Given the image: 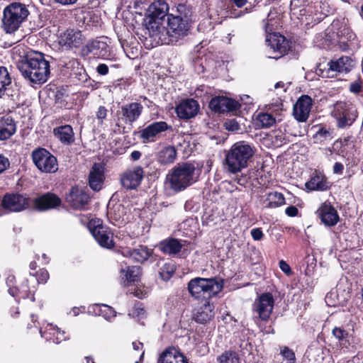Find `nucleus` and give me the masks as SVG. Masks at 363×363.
Listing matches in <instances>:
<instances>
[{
  "instance_id": "nucleus-1",
  "label": "nucleus",
  "mask_w": 363,
  "mask_h": 363,
  "mask_svg": "<svg viewBox=\"0 0 363 363\" xmlns=\"http://www.w3.org/2000/svg\"><path fill=\"white\" fill-rule=\"evenodd\" d=\"M193 13V6L187 1L174 3L172 13L167 15L166 26L163 24L160 34L165 32L167 38L162 39L161 35L159 38L165 44H174L186 37L191 27Z\"/></svg>"
},
{
  "instance_id": "nucleus-2",
  "label": "nucleus",
  "mask_w": 363,
  "mask_h": 363,
  "mask_svg": "<svg viewBox=\"0 0 363 363\" xmlns=\"http://www.w3.org/2000/svg\"><path fill=\"white\" fill-rule=\"evenodd\" d=\"M17 67L26 79L35 84L45 83L50 74V62L45 55L33 50L20 57Z\"/></svg>"
},
{
  "instance_id": "nucleus-3",
  "label": "nucleus",
  "mask_w": 363,
  "mask_h": 363,
  "mask_svg": "<svg viewBox=\"0 0 363 363\" xmlns=\"http://www.w3.org/2000/svg\"><path fill=\"white\" fill-rule=\"evenodd\" d=\"M325 40L333 48L342 52L353 50L359 46L357 35L345 19L333 21L330 30L325 35Z\"/></svg>"
},
{
  "instance_id": "nucleus-4",
  "label": "nucleus",
  "mask_w": 363,
  "mask_h": 363,
  "mask_svg": "<svg viewBox=\"0 0 363 363\" xmlns=\"http://www.w3.org/2000/svg\"><path fill=\"white\" fill-rule=\"evenodd\" d=\"M255 153V149L245 141L234 143L227 151L225 165L228 172L236 174L248 166Z\"/></svg>"
},
{
  "instance_id": "nucleus-5",
  "label": "nucleus",
  "mask_w": 363,
  "mask_h": 363,
  "mask_svg": "<svg viewBox=\"0 0 363 363\" xmlns=\"http://www.w3.org/2000/svg\"><path fill=\"white\" fill-rule=\"evenodd\" d=\"M223 280L218 277H195L188 282L187 289L194 299L209 301L223 290Z\"/></svg>"
},
{
  "instance_id": "nucleus-6",
  "label": "nucleus",
  "mask_w": 363,
  "mask_h": 363,
  "mask_svg": "<svg viewBox=\"0 0 363 363\" xmlns=\"http://www.w3.org/2000/svg\"><path fill=\"white\" fill-rule=\"evenodd\" d=\"M29 15L28 5L19 1L10 3L3 10L2 30L6 34H15L28 20Z\"/></svg>"
},
{
  "instance_id": "nucleus-7",
  "label": "nucleus",
  "mask_w": 363,
  "mask_h": 363,
  "mask_svg": "<svg viewBox=\"0 0 363 363\" xmlns=\"http://www.w3.org/2000/svg\"><path fill=\"white\" fill-rule=\"evenodd\" d=\"M196 167L194 163H177L166 177L169 187L174 192H181L196 182Z\"/></svg>"
},
{
  "instance_id": "nucleus-8",
  "label": "nucleus",
  "mask_w": 363,
  "mask_h": 363,
  "mask_svg": "<svg viewBox=\"0 0 363 363\" xmlns=\"http://www.w3.org/2000/svg\"><path fill=\"white\" fill-rule=\"evenodd\" d=\"M355 62L350 56L342 55L318 63L315 73L322 78H336L340 74H347L354 67Z\"/></svg>"
},
{
  "instance_id": "nucleus-9",
  "label": "nucleus",
  "mask_w": 363,
  "mask_h": 363,
  "mask_svg": "<svg viewBox=\"0 0 363 363\" xmlns=\"http://www.w3.org/2000/svg\"><path fill=\"white\" fill-rule=\"evenodd\" d=\"M60 74L75 84L86 82L89 75L80 60L68 55L56 59Z\"/></svg>"
},
{
  "instance_id": "nucleus-10",
  "label": "nucleus",
  "mask_w": 363,
  "mask_h": 363,
  "mask_svg": "<svg viewBox=\"0 0 363 363\" xmlns=\"http://www.w3.org/2000/svg\"><path fill=\"white\" fill-rule=\"evenodd\" d=\"M331 116L335 120L336 126L344 129L351 126L358 117L356 106L349 101H337L331 111Z\"/></svg>"
},
{
  "instance_id": "nucleus-11",
  "label": "nucleus",
  "mask_w": 363,
  "mask_h": 363,
  "mask_svg": "<svg viewBox=\"0 0 363 363\" xmlns=\"http://www.w3.org/2000/svg\"><path fill=\"white\" fill-rule=\"evenodd\" d=\"M169 6L164 0H157L152 3L147 10L146 16V25L149 30L154 32V35H159L161 28L164 24V17L168 13Z\"/></svg>"
},
{
  "instance_id": "nucleus-12",
  "label": "nucleus",
  "mask_w": 363,
  "mask_h": 363,
  "mask_svg": "<svg viewBox=\"0 0 363 363\" xmlns=\"http://www.w3.org/2000/svg\"><path fill=\"white\" fill-rule=\"evenodd\" d=\"M274 299L272 294L265 292L259 295L255 301L252 306L254 314L255 323L261 326L262 323H267L269 320L273 312Z\"/></svg>"
},
{
  "instance_id": "nucleus-13",
  "label": "nucleus",
  "mask_w": 363,
  "mask_h": 363,
  "mask_svg": "<svg viewBox=\"0 0 363 363\" xmlns=\"http://www.w3.org/2000/svg\"><path fill=\"white\" fill-rule=\"evenodd\" d=\"M272 19H264V29L266 33V41L268 45L274 50L275 52L279 53L278 56L274 58H279L286 55L291 50L289 41L282 35L274 32V25L272 23Z\"/></svg>"
},
{
  "instance_id": "nucleus-14",
  "label": "nucleus",
  "mask_w": 363,
  "mask_h": 363,
  "mask_svg": "<svg viewBox=\"0 0 363 363\" xmlns=\"http://www.w3.org/2000/svg\"><path fill=\"white\" fill-rule=\"evenodd\" d=\"M30 158L35 167L43 173H55L58 169L56 157L45 147L35 148L31 152Z\"/></svg>"
},
{
  "instance_id": "nucleus-15",
  "label": "nucleus",
  "mask_w": 363,
  "mask_h": 363,
  "mask_svg": "<svg viewBox=\"0 0 363 363\" xmlns=\"http://www.w3.org/2000/svg\"><path fill=\"white\" fill-rule=\"evenodd\" d=\"M88 228L101 247L106 249H112L115 247L113 233L109 227L104 225L101 219L90 220L88 223Z\"/></svg>"
},
{
  "instance_id": "nucleus-16",
  "label": "nucleus",
  "mask_w": 363,
  "mask_h": 363,
  "mask_svg": "<svg viewBox=\"0 0 363 363\" xmlns=\"http://www.w3.org/2000/svg\"><path fill=\"white\" fill-rule=\"evenodd\" d=\"M86 41V37L77 28H67L57 35L56 43L59 49L72 50L81 48Z\"/></svg>"
},
{
  "instance_id": "nucleus-17",
  "label": "nucleus",
  "mask_w": 363,
  "mask_h": 363,
  "mask_svg": "<svg viewBox=\"0 0 363 363\" xmlns=\"http://www.w3.org/2000/svg\"><path fill=\"white\" fill-rule=\"evenodd\" d=\"M1 206L10 212H21L30 208L31 199L27 194L6 193L2 198Z\"/></svg>"
},
{
  "instance_id": "nucleus-18",
  "label": "nucleus",
  "mask_w": 363,
  "mask_h": 363,
  "mask_svg": "<svg viewBox=\"0 0 363 363\" xmlns=\"http://www.w3.org/2000/svg\"><path fill=\"white\" fill-rule=\"evenodd\" d=\"M110 39L107 37H101L98 39L89 41L82 49L84 55L93 54L104 60H110L111 57V48Z\"/></svg>"
},
{
  "instance_id": "nucleus-19",
  "label": "nucleus",
  "mask_w": 363,
  "mask_h": 363,
  "mask_svg": "<svg viewBox=\"0 0 363 363\" xmlns=\"http://www.w3.org/2000/svg\"><path fill=\"white\" fill-rule=\"evenodd\" d=\"M167 130L172 131V126L163 121H155L139 130L138 137L144 144L153 143Z\"/></svg>"
},
{
  "instance_id": "nucleus-20",
  "label": "nucleus",
  "mask_w": 363,
  "mask_h": 363,
  "mask_svg": "<svg viewBox=\"0 0 363 363\" xmlns=\"http://www.w3.org/2000/svg\"><path fill=\"white\" fill-rule=\"evenodd\" d=\"M145 177V171L141 166L128 168L120 175V183L126 190L136 189Z\"/></svg>"
},
{
  "instance_id": "nucleus-21",
  "label": "nucleus",
  "mask_w": 363,
  "mask_h": 363,
  "mask_svg": "<svg viewBox=\"0 0 363 363\" xmlns=\"http://www.w3.org/2000/svg\"><path fill=\"white\" fill-rule=\"evenodd\" d=\"M143 111V106L139 102L126 104L121 106L117 111L118 121L132 125L140 117Z\"/></svg>"
},
{
  "instance_id": "nucleus-22",
  "label": "nucleus",
  "mask_w": 363,
  "mask_h": 363,
  "mask_svg": "<svg viewBox=\"0 0 363 363\" xmlns=\"http://www.w3.org/2000/svg\"><path fill=\"white\" fill-rule=\"evenodd\" d=\"M62 203L61 199L52 192H46L32 199L30 207L38 212L56 208Z\"/></svg>"
},
{
  "instance_id": "nucleus-23",
  "label": "nucleus",
  "mask_w": 363,
  "mask_h": 363,
  "mask_svg": "<svg viewBox=\"0 0 363 363\" xmlns=\"http://www.w3.org/2000/svg\"><path fill=\"white\" fill-rule=\"evenodd\" d=\"M90 197L86 191L77 185L72 186L66 194L65 201L74 210H84Z\"/></svg>"
},
{
  "instance_id": "nucleus-24",
  "label": "nucleus",
  "mask_w": 363,
  "mask_h": 363,
  "mask_svg": "<svg viewBox=\"0 0 363 363\" xmlns=\"http://www.w3.org/2000/svg\"><path fill=\"white\" fill-rule=\"evenodd\" d=\"M208 107L214 113H224L238 111L241 108V104L232 98L216 96L211 99Z\"/></svg>"
},
{
  "instance_id": "nucleus-25",
  "label": "nucleus",
  "mask_w": 363,
  "mask_h": 363,
  "mask_svg": "<svg viewBox=\"0 0 363 363\" xmlns=\"http://www.w3.org/2000/svg\"><path fill=\"white\" fill-rule=\"evenodd\" d=\"M142 274L143 269L138 265L121 266L119 271L121 283L125 287L139 283Z\"/></svg>"
},
{
  "instance_id": "nucleus-26",
  "label": "nucleus",
  "mask_w": 363,
  "mask_h": 363,
  "mask_svg": "<svg viewBox=\"0 0 363 363\" xmlns=\"http://www.w3.org/2000/svg\"><path fill=\"white\" fill-rule=\"evenodd\" d=\"M313 106V100L308 95L301 96L294 106L293 115L298 122H306Z\"/></svg>"
},
{
  "instance_id": "nucleus-27",
  "label": "nucleus",
  "mask_w": 363,
  "mask_h": 363,
  "mask_svg": "<svg viewBox=\"0 0 363 363\" xmlns=\"http://www.w3.org/2000/svg\"><path fill=\"white\" fill-rule=\"evenodd\" d=\"M332 334L338 340L341 349L346 350L347 352L356 350L355 337L342 326L335 327L332 330Z\"/></svg>"
},
{
  "instance_id": "nucleus-28",
  "label": "nucleus",
  "mask_w": 363,
  "mask_h": 363,
  "mask_svg": "<svg viewBox=\"0 0 363 363\" xmlns=\"http://www.w3.org/2000/svg\"><path fill=\"white\" fill-rule=\"evenodd\" d=\"M199 110V105L194 99L182 100L177 105L175 112L177 116L183 120H188L196 116Z\"/></svg>"
},
{
  "instance_id": "nucleus-29",
  "label": "nucleus",
  "mask_w": 363,
  "mask_h": 363,
  "mask_svg": "<svg viewBox=\"0 0 363 363\" xmlns=\"http://www.w3.org/2000/svg\"><path fill=\"white\" fill-rule=\"evenodd\" d=\"M105 180V166L103 163H94L89 172V185L96 191L102 189Z\"/></svg>"
},
{
  "instance_id": "nucleus-30",
  "label": "nucleus",
  "mask_w": 363,
  "mask_h": 363,
  "mask_svg": "<svg viewBox=\"0 0 363 363\" xmlns=\"http://www.w3.org/2000/svg\"><path fill=\"white\" fill-rule=\"evenodd\" d=\"M317 212L321 222L327 226H334L339 221V215L336 209L330 204H323Z\"/></svg>"
},
{
  "instance_id": "nucleus-31",
  "label": "nucleus",
  "mask_w": 363,
  "mask_h": 363,
  "mask_svg": "<svg viewBox=\"0 0 363 363\" xmlns=\"http://www.w3.org/2000/svg\"><path fill=\"white\" fill-rule=\"evenodd\" d=\"M8 292L16 301L29 299L32 302L35 301V291L30 290L28 279H24L17 287L8 289Z\"/></svg>"
},
{
  "instance_id": "nucleus-32",
  "label": "nucleus",
  "mask_w": 363,
  "mask_h": 363,
  "mask_svg": "<svg viewBox=\"0 0 363 363\" xmlns=\"http://www.w3.org/2000/svg\"><path fill=\"white\" fill-rule=\"evenodd\" d=\"M154 255L153 249L148 248L147 246L140 245L137 248H133L126 251V256L131 258L134 262L143 264Z\"/></svg>"
},
{
  "instance_id": "nucleus-33",
  "label": "nucleus",
  "mask_w": 363,
  "mask_h": 363,
  "mask_svg": "<svg viewBox=\"0 0 363 363\" xmlns=\"http://www.w3.org/2000/svg\"><path fill=\"white\" fill-rule=\"evenodd\" d=\"M157 363H189L186 357L174 347L167 348L160 355Z\"/></svg>"
},
{
  "instance_id": "nucleus-34",
  "label": "nucleus",
  "mask_w": 363,
  "mask_h": 363,
  "mask_svg": "<svg viewBox=\"0 0 363 363\" xmlns=\"http://www.w3.org/2000/svg\"><path fill=\"white\" fill-rule=\"evenodd\" d=\"M53 134L62 144L65 145H70L75 140L74 133L70 125H63L55 128Z\"/></svg>"
},
{
  "instance_id": "nucleus-35",
  "label": "nucleus",
  "mask_w": 363,
  "mask_h": 363,
  "mask_svg": "<svg viewBox=\"0 0 363 363\" xmlns=\"http://www.w3.org/2000/svg\"><path fill=\"white\" fill-rule=\"evenodd\" d=\"M16 131V124L14 119L6 115L0 117V140L10 138Z\"/></svg>"
},
{
  "instance_id": "nucleus-36",
  "label": "nucleus",
  "mask_w": 363,
  "mask_h": 363,
  "mask_svg": "<svg viewBox=\"0 0 363 363\" xmlns=\"http://www.w3.org/2000/svg\"><path fill=\"white\" fill-rule=\"evenodd\" d=\"M309 191H326L330 188L327 178L324 174L315 172L305 184Z\"/></svg>"
},
{
  "instance_id": "nucleus-37",
  "label": "nucleus",
  "mask_w": 363,
  "mask_h": 363,
  "mask_svg": "<svg viewBox=\"0 0 363 363\" xmlns=\"http://www.w3.org/2000/svg\"><path fill=\"white\" fill-rule=\"evenodd\" d=\"M213 308L210 301H205V303L200 306L196 310V312L194 313V320L201 324L206 323L214 316Z\"/></svg>"
},
{
  "instance_id": "nucleus-38",
  "label": "nucleus",
  "mask_w": 363,
  "mask_h": 363,
  "mask_svg": "<svg viewBox=\"0 0 363 363\" xmlns=\"http://www.w3.org/2000/svg\"><path fill=\"white\" fill-rule=\"evenodd\" d=\"M318 130L313 135V143L317 145L324 144L327 140L333 138V130L328 128L325 125L320 124L314 126Z\"/></svg>"
},
{
  "instance_id": "nucleus-39",
  "label": "nucleus",
  "mask_w": 363,
  "mask_h": 363,
  "mask_svg": "<svg viewBox=\"0 0 363 363\" xmlns=\"http://www.w3.org/2000/svg\"><path fill=\"white\" fill-rule=\"evenodd\" d=\"M183 245L178 239L169 238L160 242L162 252L169 255H177L181 252Z\"/></svg>"
},
{
  "instance_id": "nucleus-40",
  "label": "nucleus",
  "mask_w": 363,
  "mask_h": 363,
  "mask_svg": "<svg viewBox=\"0 0 363 363\" xmlns=\"http://www.w3.org/2000/svg\"><path fill=\"white\" fill-rule=\"evenodd\" d=\"M264 203H266L265 208H277L286 204V199L281 192L271 191L267 194Z\"/></svg>"
},
{
  "instance_id": "nucleus-41",
  "label": "nucleus",
  "mask_w": 363,
  "mask_h": 363,
  "mask_svg": "<svg viewBox=\"0 0 363 363\" xmlns=\"http://www.w3.org/2000/svg\"><path fill=\"white\" fill-rule=\"evenodd\" d=\"M177 156V152L174 146H167L163 148L159 153V161L161 164H167L174 162Z\"/></svg>"
},
{
  "instance_id": "nucleus-42",
  "label": "nucleus",
  "mask_w": 363,
  "mask_h": 363,
  "mask_svg": "<svg viewBox=\"0 0 363 363\" xmlns=\"http://www.w3.org/2000/svg\"><path fill=\"white\" fill-rule=\"evenodd\" d=\"M276 123V119L272 114L261 112L257 114L255 119V125L259 128H267L272 126Z\"/></svg>"
},
{
  "instance_id": "nucleus-43",
  "label": "nucleus",
  "mask_w": 363,
  "mask_h": 363,
  "mask_svg": "<svg viewBox=\"0 0 363 363\" xmlns=\"http://www.w3.org/2000/svg\"><path fill=\"white\" fill-rule=\"evenodd\" d=\"M218 363H240V358L238 352L234 350H225L217 357Z\"/></svg>"
},
{
  "instance_id": "nucleus-44",
  "label": "nucleus",
  "mask_w": 363,
  "mask_h": 363,
  "mask_svg": "<svg viewBox=\"0 0 363 363\" xmlns=\"http://www.w3.org/2000/svg\"><path fill=\"white\" fill-rule=\"evenodd\" d=\"M11 84V77L4 66H0V98L4 95L7 86Z\"/></svg>"
},
{
  "instance_id": "nucleus-45",
  "label": "nucleus",
  "mask_w": 363,
  "mask_h": 363,
  "mask_svg": "<svg viewBox=\"0 0 363 363\" xmlns=\"http://www.w3.org/2000/svg\"><path fill=\"white\" fill-rule=\"evenodd\" d=\"M175 270L176 267L174 264L170 262L164 263L160 268L159 274L162 280L168 281L172 277Z\"/></svg>"
},
{
  "instance_id": "nucleus-46",
  "label": "nucleus",
  "mask_w": 363,
  "mask_h": 363,
  "mask_svg": "<svg viewBox=\"0 0 363 363\" xmlns=\"http://www.w3.org/2000/svg\"><path fill=\"white\" fill-rule=\"evenodd\" d=\"M48 335L49 337L46 338L55 344H59L66 339L65 333L58 328H50Z\"/></svg>"
},
{
  "instance_id": "nucleus-47",
  "label": "nucleus",
  "mask_w": 363,
  "mask_h": 363,
  "mask_svg": "<svg viewBox=\"0 0 363 363\" xmlns=\"http://www.w3.org/2000/svg\"><path fill=\"white\" fill-rule=\"evenodd\" d=\"M99 315H102L106 319L116 316V311L113 308L106 304L96 305Z\"/></svg>"
},
{
  "instance_id": "nucleus-48",
  "label": "nucleus",
  "mask_w": 363,
  "mask_h": 363,
  "mask_svg": "<svg viewBox=\"0 0 363 363\" xmlns=\"http://www.w3.org/2000/svg\"><path fill=\"white\" fill-rule=\"evenodd\" d=\"M145 315V310L143 303L140 301H135L132 311L128 313V315L133 318H143Z\"/></svg>"
},
{
  "instance_id": "nucleus-49",
  "label": "nucleus",
  "mask_w": 363,
  "mask_h": 363,
  "mask_svg": "<svg viewBox=\"0 0 363 363\" xmlns=\"http://www.w3.org/2000/svg\"><path fill=\"white\" fill-rule=\"evenodd\" d=\"M280 354L287 363H296V355L294 352L289 347L284 346L281 349Z\"/></svg>"
},
{
  "instance_id": "nucleus-50",
  "label": "nucleus",
  "mask_w": 363,
  "mask_h": 363,
  "mask_svg": "<svg viewBox=\"0 0 363 363\" xmlns=\"http://www.w3.org/2000/svg\"><path fill=\"white\" fill-rule=\"evenodd\" d=\"M108 111L104 106H100L96 111V118L98 121V125H103L106 119Z\"/></svg>"
},
{
  "instance_id": "nucleus-51",
  "label": "nucleus",
  "mask_w": 363,
  "mask_h": 363,
  "mask_svg": "<svg viewBox=\"0 0 363 363\" xmlns=\"http://www.w3.org/2000/svg\"><path fill=\"white\" fill-rule=\"evenodd\" d=\"M349 91L354 94H359L363 92V80L359 78L350 83Z\"/></svg>"
},
{
  "instance_id": "nucleus-52",
  "label": "nucleus",
  "mask_w": 363,
  "mask_h": 363,
  "mask_svg": "<svg viewBox=\"0 0 363 363\" xmlns=\"http://www.w3.org/2000/svg\"><path fill=\"white\" fill-rule=\"evenodd\" d=\"M30 274L36 277L39 284H45L50 277L48 270L44 268L40 269L39 271L36 272L35 274L30 273Z\"/></svg>"
},
{
  "instance_id": "nucleus-53",
  "label": "nucleus",
  "mask_w": 363,
  "mask_h": 363,
  "mask_svg": "<svg viewBox=\"0 0 363 363\" xmlns=\"http://www.w3.org/2000/svg\"><path fill=\"white\" fill-rule=\"evenodd\" d=\"M224 126L229 131H238L240 128L239 123L235 118L227 120L224 123Z\"/></svg>"
},
{
  "instance_id": "nucleus-54",
  "label": "nucleus",
  "mask_w": 363,
  "mask_h": 363,
  "mask_svg": "<svg viewBox=\"0 0 363 363\" xmlns=\"http://www.w3.org/2000/svg\"><path fill=\"white\" fill-rule=\"evenodd\" d=\"M247 3V0H228V2H225L224 6L225 9L230 10L234 6L238 8H241L245 6Z\"/></svg>"
},
{
  "instance_id": "nucleus-55",
  "label": "nucleus",
  "mask_w": 363,
  "mask_h": 363,
  "mask_svg": "<svg viewBox=\"0 0 363 363\" xmlns=\"http://www.w3.org/2000/svg\"><path fill=\"white\" fill-rule=\"evenodd\" d=\"M130 84L128 79L120 78L113 82L115 88H119V89H125Z\"/></svg>"
},
{
  "instance_id": "nucleus-56",
  "label": "nucleus",
  "mask_w": 363,
  "mask_h": 363,
  "mask_svg": "<svg viewBox=\"0 0 363 363\" xmlns=\"http://www.w3.org/2000/svg\"><path fill=\"white\" fill-rule=\"evenodd\" d=\"M250 234L253 240L257 241L261 240L264 237V233L260 228L252 229Z\"/></svg>"
},
{
  "instance_id": "nucleus-57",
  "label": "nucleus",
  "mask_w": 363,
  "mask_h": 363,
  "mask_svg": "<svg viewBox=\"0 0 363 363\" xmlns=\"http://www.w3.org/2000/svg\"><path fill=\"white\" fill-rule=\"evenodd\" d=\"M10 167L9 160L4 156L3 155H0V174L4 172L6 169Z\"/></svg>"
},
{
  "instance_id": "nucleus-58",
  "label": "nucleus",
  "mask_w": 363,
  "mask_h": 363,
  "mask_svg": "<svg viewBox=\"0 0 363 363\" xmlns=\"http://www.w3.org/2000/svg\"><path fill=\"white\" fill-rule=\"evenodd\" d=\"M96 72L99 75H106L108 73L109 67L106 64L104 63H100L98 65V66L96 68Z\"/></svg>"
},
{
  "instance_id": "nucleus-59",
  "label": "nucleus",
  "mask_w": 363,
  "mask_h": 363,
  "mask_svg": "<svg viewBox=\"0 0 363 363\" xmlns=\"http://www.w3.org/2000/svg\"><path fill=\"white\" fill-rule=\"evenodd\" d=\"M279 265L281 270L286 275L292 274V270L290 266L284 260L279 261Z\"/></svg>"
},
{
  "instance_id": "nucleus-60",
  "label": "nucleus",
  "mask_w": 363,
  "mask_h": 363,
  "mask_svg": "<svg viewBox=\"0 0 363 363\" xmlns=\"http://www.w3.org/2000/svg\"><path fill=\"white\" fill-rule=\"evenodd\" d=\"M298 209L295 206H289L285 209V213L289 217H296L298 215Z\"/></svg>"
},
{
  "instance_id": "nucleus-61",
  "label": "nucleus",
  "mask_w": 363,
  "mask_h": 363,
  "mask_svg": "<svg viewBox=\"0 0 363 363\" xmlns=\"http://www.w3.org/2000/svg\"><path fill=\"white\" fill-rule=\"evenodd\" d=\"M202 223L203 225H209L211 223L213 222L215 220V216L213 214H210L207 212H205L203 215L202 218Z\"/></svg>"
},
{
  "instance_id": "nucleus-62",
  "label": "nucleus",
  "mask_w": 363,
  "mask_h": 363,
  "mask_svg": "<svg viewBox=\"0 0 363 363\" xmlns=\"http://www.w3.org/2000/svg\"><path fill=\"white\" fill-rule=\"evenodd\" d=\"M16 277L13 274H10L7 277L6 283L7 286L9 287V289H11V288H16L17 286L16 285Z\"/></svg>"
},
{
  "instance_id": "nucleus-63",
  "label": "nucleus",
  "mask_w": 363,
  "mask_h": 363,
  "mask_svg": "<svg viewBox=\"0 0 363 363\" xmlns=\"http://www.w3.org/2000/svg\"><path fill=\"white\" fill-rule=\"evenodd\" d=\"M344 170V165L341 162H335L333 166V172L335 174H342Z\"/></svg>"
},
{
  "instance_id": "nucleus-64",
  "label": "nucleus",
  "mask_w": 363,
  "mask_h": 363,
  "mask_svg": "<svg viewBox=\"0 0 363 363\" xmlns=\"http://www.w3.org/2000/svg\"><path fill=\"white\" fill-rule=\"evenodd\" d=\"M142 153L138 150H134L130 154V160L137 161L141 157Z\"/></svg>"
}]
</instances>
